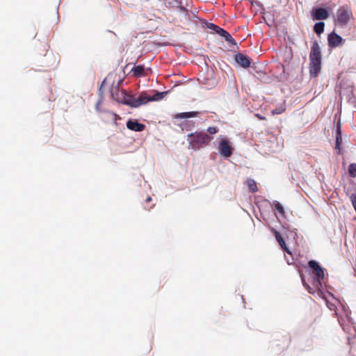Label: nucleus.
<instances>
[{"label": "nucleus", "instance_id": "nucleus-9", "mask_svg": "<svg viewBox=\"0 0 356 356\" xmlns=\"http://www.w3.org/2000/svg\"><path fill=\"white\" fill-rule=\"evenodd\" d=\"M328 16V12L323 8H316L312 11V17L314 20L325 19Z\"/></svg>", "mask_w": 356, "mask_h": 356}, {"label": "nucleus", "instance_id": "nucleus-27", "mask_svg": "<svg viewBox=\"0 0 356 356\" xmlns=\"http://www.w3.org/2000/svg\"><path fill=\"white\" fill-rule=\"evenodd\" d=\"M339 135H341V126H340L339 123H338L337 126V135L336 136H339Z\"/></svg>", "mask_w": 356, "mask_h": 356}, {"label": "nucleus", "instance_id": "nucleus-11", "mask_svg": "<svg viewBox=\"0 0 356 356\" xmlns=\"http://www.w3.org/2000/svg\"><path fill=\"white\" fill-rule=\"evenodd\" d=\"M235 60L241 66L244 68H248L250 66L251 62L249 57L243 55L241 53H237L235 54Z\"/></svg>", "mask_w": 356, "mask_h": 356}, {"label": "nucleus", "instance_id": "nucleus-29", "mask_svg": "<svg viewBox=\"0 0 356 356\" xmlns=\"http://www.w3.org/2000/svg\"><path fill=\"white\" fill-rule=\"evenodd\" d=\"M256 116H257L258 118L261 119V120H264V119H265V118H264V117H263V116L260 115L259 114H256Z\"/></svg>", "mask_w": 356, "mask_h": 356}, {"label": "nucleus", "instance_id": "nucleus-17", "mask_svg": "<svg viewBox=\"0 0 356 356\" xmlns=\"http://www.w3.org/2000/svg\"><path fill=\"white\" fill-rule=\"evenodd\" d=\"M131 72L136 77H140L145 74V68L142 65H137L132 68Z\"/></svg>", "mask_w": 356, "mask_h": 356}, {"label": "nucleus", "instance_id": "nucleus-2", "mask_svg": "<svg viewBox=\"0 0 356 356\" xmlns=\"http://www.w3.org/2000/svg\"><path fill=\"white\" fill-rule=\"evenodd\" d=\"M106 81V79H105L99 88V98L97 102L95 104V110L97 113L99 117L106 122H113L115 126H118L117 120L120 119V117L111 111H109L106 106L104 104V90L102 89L104 83Z\"/></svg>", "mask_w": 356, "mask_h": 356}, {"label": "nucleus", "instance_id": "nucleus-7", "mask_svg": "<svg viewBox=\"0 0 356 356\" xmlns=\"http://www.w3.org/2000/svg\"><path fill=\"white\" fill-rule=\"evenodd\" d=\"M352 17L353 14L350 8L347 6H343L337 11V23L339 26H345Z\"/></svg>", "mask_w": 356, "mask_h": 356}, {"label": "nucleus", "instance_id": "nucleus-3", "mask_svg": "<svg viewBox=\"0 0 356 356\" xmlns=\"http://www.w3.org/2000/svg\"><path fill=\"white\" fill-rule=\"evenodd\" d=\"M119 82L116 86H113L110 89L111 97L118 103L129 106L132 108H138V95L127 93L125 90H120Z\"/></svg>", "mask_w": 356, "mask_h": 356}, {"label": "nucleus", "instance_id": "nucleus-1", "mask_svg": "<svg viewBox=\"0 0 356 356\" xmlns=\"http://www.w3.org/2000/svg\"><path fill=\"white\" fill-rule=\"evenodd\" d=\"M308 266L312 269L311 274L313 277V287L307 284L305 280L302 278L303 286L306 287L309 293L314 294L316 292L319 294L321 293V289L322 288V280L325 276V268L321 267L315 260H310L308 262Z\"/></svg>", "mask_w": 356, "mask_h": 356}, {"label": "nucleus", "instance_id": "nucleus-5", "mask_svg": "<svg viewBox=\"0 0 356 356\" xmlns=\"http://www.w3.org/2000/svg\"><path fill=\"white\" fill-rule=\"evenodd\" d=\"M321 68V51L318 43H312L309 54V74L311 76L316 77Z\"/></svg>", "mask_w": 356, "mask_h": 356}, {"label": "nucleus", "instance_id": "nucleus-30", "mask_svg": "<svg viewBox=\"0 0 356 356\" xmlns=\"http://www.w3.org/2000/svg\"><path fill=\"white\" fill-rule=\"evenodd\" d=\"M151 200H152V197H148L147 198V202H149V201H151Z\"/></svg>", "mask_w": 356, "mask_h": 356}, {"label": "nucleus", "instance_id": "nucleus-6", "mask_svg": "<svg viewBox=\"0 0 356 356\" xmlns=\"http://www.w3.org/2000/svg\"><path fill=\"white\" fill-rule=\"evenodd\" d=\"M168 92H156L154 95H149L147 92H141L138 95V107L146 104L149 102H156L161 100Z\"/></svg>", "mask_w": 356, "mask_h": 356}, {"label": "nucleus", "instance_id": "nucleus-25", "mask_svg": "<svg viewBox=\"0 0 356 356\" xmlns=\"http://www.w3.org/2000/svg\"><path fill=\"white\" fill-rule=\"evenodd\" d=\"M284 110H285V108L284 107L281 106L280 108H276L275 109H273L271 112L273 115H278V114H281L282 113H283Z\"/></svg>", "mask_w": 356, "mask_h": 356}, {"label": "nucleus", "instance_id": "nucleus-16", "mask_svg": "<svg viewBox=\"0 0 356 356\" xmlns=\"http://www.w3.org/2000/svg\"><path fill=\"white\" fill-rule=\"evenodd\" d=\"M204 26L207 29L213 31L215 33H216L219 35L222 33V31L224 30L223 29L219 27L218 26H217L215 24L211 23V22H204Z\"/></svg>", "mask_w": 356, "mask_h": 356}, {"label": "nucleus", "instance_id": "nucleus-31", "mask_svg": "<svg viewBox=\"0 0 356 356\" xmlns=\"http://www.w3.org/2000/svg\"><path fill=\"white\" fill-rule=\"evenodd\" d=\"M287 263H288V264H291V263L289 262V260H287Z\"/></svg>", "mask_w": 356, "mask_h": 356}, {"label": "nucleus", "instance_id": "nucleus-4", "mask_svg": "<svg viewBox=\"0 0 356 356\" xmlns=\"http://www.w3.org/2000/svg\"><path fill=\"white\" fill-rule=\"evenodd\" d=\"M211 140L212 137L203 131L192 132L187 135L188 148L193 151L200 150Z\"/></svg>", "mask_w": 356, "mask_h": 356}, {"label": "nucleus", "instance_id": "nucleus-18", "mask_svg": "<svg viewBox=\"0 0 356 356\" xmlns=\"http://www.w3.org/2000/svg\"><path fill=\"white\" fill-rule=\"evenodd\" d=\"M325 23L319 22L315 24L314 30L317 35H321L324 31Z\"/></svg>", "mask_w": 356, "mask_h": 356}, {"label": "nucleus", "instance_id": "nucleus-19", "mask_svg": "<svg viewBox=\"0 0 356 356\" xmlns=\"http://www.w3.org/2000/svg\"><path fill=\"white\" fill-rule=\"evenodd\" d=\"M194 126L195 122L189 120H186L181 124L182 129H186V131H191L194 127Z\"/></svg>", "mask_w": 356, "mask_h": 356}, {"label": "nucleus", "instance_id": "nucleus-12", "mask_svg": "<svg viewBox=\"0 0 356 356\" xmlns=\"http://www.w3.org/2000/svg\"><path fill=\"white\" fill-rule=\"evenodd\" d=\"M127 127L131 131L139 132L143 131L145 126L136 120H129L127 122Z\"/></svg>", "mask_w": 356, "mask_h": 356}, {"label": "nucleus", "instance_id": "nucleus-10", "mask_svg": "<svg viewBox=\"0 0 356 356\" xmlns=\"http://www.w3.org/2000/svg\"><path fill=\"white\" fill-rule=\"evenodd\" d=\"M342 40V38L335 32L331 33L327 37L328 44L331 47H337L339 46Z\"/></svg>", "mask_w": 356, "mask_h": 356}, {"label": "nucleus", "instance_id": "nucleus-23", "mask_svg": "<svg viewBox=\"0 0 356 356\" xmlns=\"http://www.w3.org/2000/svg\"><path fill=\"white\" fill-rule=\"evenodd\" d=\"M342 143V138L341 135L336 136V145L335 148L338 149L339 153H340L341 151V145Z\"/></svg>", "mask_w": 356, "mask_h": 356}, {"label": "nucleus", "instance_id": "nucleus-15", "mask_svg": "<svg viewBox=\"0 0 356 356\" xmlns=\"http://www.w3.org/2000/svg\"><path fill=\"white\" fill-rule=\"evenodd\" d=\"M199 113L197 111H190V112H184L177 113L175 118L182 119V118H195L198 115Z\"/></svg>", "mask_w": 356, "mask_h": 356}, {"label": "nucleus", "instance_id": "nucleus-24", "mask_svg": "<svg viewBox=\"0 0 356 356\" xmlns=\"http://www.w3.org/2000/svg\"><path fill=\"white\" fill-rule=\"evenodd\" d=\"M325 302H326V305H327V307H328V309L330 310H331V311H334L335 312V314L337 315V313L336 312L337 306L335 305V304L330 302L326 299H325Z\"/></svg>", "mask_w": 356, "mask_h": 356}, {"label": "nucleus", "instance_id": "nucleus-8", "mask_svg": "<svg viewBox=\"0 0 356 356\" xmlns=\"http://www.w3.org/2000/svg\"><path fill=\"white\" fill-rule=\"evenodd\" d=\"M218 154L225 158H229L234 151L231 142L225 137L222 138L218 143Z\"/></svg>", "mask_w": 356, "mask_h": 356}, {"label": "nucleus", "instance_id": "nucleus-22", "mask_svg": "<svg viewBox=\"0 0 356 356\" xmlns=\"http://www.w3.org/2000/svg\"><path fill=\"white\" fill-rule=\"evenodd\" d=\"M275 209L280 213V215L283 216L284 213V207L279 202H275Z\"/></svg>", "mask_w": 356, "mask_h": 356}, {"label": "nucleus", "instance_id": "nucleus-28", "mask_svg": "<svg viewBox=\"0 0 356 356\" xmlns=\"http://www.w3.org/2000/svg\"><path fill=\"white\" fill-rule=\"evenodd\" d=\"M180 8V10H181V11H183V12H184V13H186L188 12V11H187V10H186V8L185 7H184V6H180V8Z\"/></svg>", "mask_w": 356, "mask_h": 356}, {"label": "nucleus", "instance_id": "nucleus-26", "mask_svg": "<svg viewBox=\"0 0 356 356\" xmlns=\"http://www.w3.org/2000/svg\"><path fill=\"white\" fill-rule=\"evenodd\" d=\"M207 131L210 134H216L218 131V128L216 127H209L208 129H207Z\"/></svg>", "mask_w": 356, "mask_h": 356}, {"label": "nucleus", "instance_id": "nucleus-13", "mask_svg": "<svg viewBox=\"0 0 356 356\" xmlns=\"http://www.w3.org/2000/svg\"><path fill=\"white\" fill-rule=\"evenodd\" d=\"M272 232L274 233L275 237L277 241L279 243V244L282 247V248L284 251H286L288 254H291V252L286 247L285 241H284V238H282V236H281L280 233L274 229H272Z\"/></svg>", "mask_w": 356, "mask_h": 356}, {"label": "nucleus", "instance_id": "nucleus-14", "mask_svg": "<svg viewBox=\"0 0 356 356\" xmlns=\"http://www.w3.org/2000/svg\"><path fill=\"white\" fill-rule=\"evenodd\" d=\"M220 35L225 39L229 46L232 47L236 44L235 40L227 31L223 30L222 33Z\"/></svg>", "mask_w": 356, "mask_h": 356}, {"label": "nucleus", "instance_id": "nucleus-20", "mask_svg": "<svg viewBox=\"0 0 356 356\" xmlns=\"http://www.w3.org/2000/svg\"><path fill=\"white\" fill-rule=\"evenodd\" d=\"M248 188L250 191L256 192L257 191V186L255 181L252 179H248Z\"/></svg>", "mask_w": 356, "mask_h": 356}, {"label": "nucleus", "instance_id": "nucleus-21", "mask_svg": "<svg viewBox=\"0 0 356 356\" xmlns=\"http://www.w3.org/2000/svg\"><path fill=\"white\" fill-rule=\"evenodd\" d=\"M348 173L351 177H356V163H350L349 165Z\"/></svg>", "mask_w": 356, "mask_h": 356}]
</instances>
